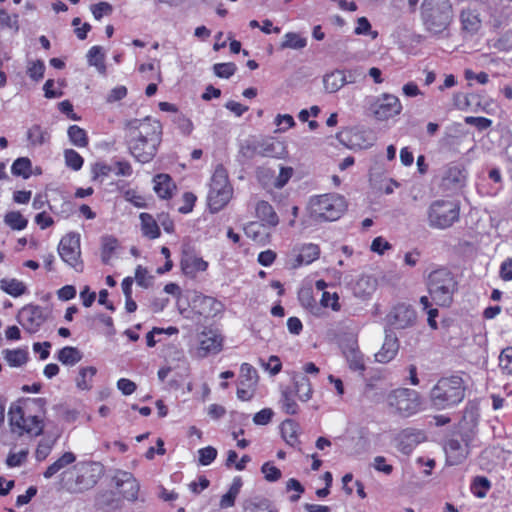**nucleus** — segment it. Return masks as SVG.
I'll list each match as a JSON object with an SVG mask.
<instances>
[{
    "label": "nucleus",
    "mask_w": 512,
    "mask_h": 512,
    "mask_svg": "<svg viewBox=\"0 0 512 512\" xmlns=\"http://www.w3.org/2000/svg\"><path fill=\"white\" fill-rule=\"evenodd\" d=\"M289 389L294 391L298 399L302 402H307L312 397V386L308 377L304 375H295L293 377V386H288Z\"/></svg>",
    "instance_id": "26"
},
{
    "label": "nucleus",
    "mask_w": 512,
    "mask_h": 512,
    "mask_svg": "<svg viewBox=\"0 0 512 512\" xmlns=\"http://www.w3.org/2000/svg\"><path fill=\"white\" fill-rule=\"evenodd\" d=\"M46 404L47 401L44 398L27 399L23 405L11 404L8 411L11 431L19 436L23 434L31 437L40 436L44 431V421L38 415H31L29 412L32 411V406H35L40 412L45 413Z\"/></svg>",
    "instance_id": "2"
},
{
    "label": "nucleus",
    "mask_w": 512,
    "mask_h": 512,
    "mask_svg": "<svg viewBox=\"0 0 512 512\" xmlns=\"http://www.w3.org/2000/svg\"><path fill=\"white\" fill-rule=\"evenodd\" d=\"M175 189V184L168 174H158L154 177V190L163 199L170 198Z\"/></svg>",
    "instance_id": "30"
},
{
    "label": "nucleus",
    "mask_w": 512,
    "mask_h": 512,
    "mask_svg": "<svg viewBox=\"0 0 512 512\" xmlns=\"http://www.w3.org/2000/svg\"><path fill=\"white\" fill-rule=\"evenodd\" d=\"M117 247V240L113 237L107 236L102 240V253L101 258L102 261L107 264Z\"/></svg>",
    "instance_id": "54"
},
{
    "label": "nucleus",
    "mask_w": 512,
    "mask_h": 512,
    "mask_svg": "<svg viewBox=\"0 0 512 512\" xmlns=\"http://www.w3.org/2000/svg\"><path fill=\"white\" fill-rule=\"evenodd\" d=\"M193 309L205 318L214 317L223 309L221 302L213 297L198 295L193 299Z\"/></svg>",
    "instance_id": "19"
},
{
    "label": "nucleus",
    "mask_w": 512,
    "mask_h": 512,
    "mask_svg": "<svg viewBox=\"0 0 512 512\" xmlns=\"http://www.w3.org/2000/svg\"><path fill=\"white\" fill-rule=\"evenodd\" d=\"M140 220L141 230L144 236L150 239H156L160 236L159 226L152 215L148 213H141Z\"/></svg>",
    "instance_id": "36"
},
{
    "label": "nucleus",
    "mask_w": 512,
    "mask_h": 512,
    "mask_svg": "<svg viewBox=\"0 0 512 512\" xmlns=\"http://www.w3.org/2000/svg\"><path fill=\"white\" fill-rule=\"evenodd\" d=\"M299 300L301 305L309 310L315 316H321L324 313V310L314 299L310 290H304L299 294Z\"/></svg>",
    "instance_id": "41"
},
{
    "label": "nucleus",
    "mask_w": 512,
    "mask_h": 512,
    "mask_svg": "<svg viewBox=\"0 0 512 512\" xmlns=\"http://www.w3.org/2000/svg\"><path fill=\"white\" fill-rule=\"evenodd\" d=\"M255 212L256 216L265 224L269 226H276L278 224V216L267 201H259L256 204Z\"/></svg>",
    "instance_id": "31"
},
{
    "label": "nucleus",
    "mask_w": 512,
    "mask_h": 512,
    "mask_svg": "<svg viewBox=\"0 0 512 512\" xmlns=\"http://www.w3.org/2000/svg\"><path fill=\"white\" fill-rule=\"evenodd\" d=\"M426 214L429 227L445 230L459 221L460 206L452 200L438 199L431 202Z\"/></svg>",
    "instance_id": "7"
},
{
    "label": "nucleus",
    "mask_w": 512,
    "mask_h": 512,
    "mask_svg": "<svg viewBox=\"0 0 512 512\" xmlns=\"http://www.w3.org/2000/svg\"><path fill=\"white\" fill-rule=\"evenodd\" d=\"M57 359L64 365L73 366L81 361L82 353L76 347L66 346L58 352Z\"/></svg>",
    "instance_id": "38"
},
{
    "label": "nucleus",
    "mask_w": 512,
    "mask_h": 512,
    "mask_svg": "<svg viewBox=\"0 0 512 512\" xmlns=\"http://www.w3.org/2000/svg\"><path fill=\"white\" fill-rule=\"evenodd\" d=\"M311 215L323 221L338 220L347 209L345 198L337 193L318 195L310 199Z\"/></svg>",
    "instance_id": "6"
},
{
    "label": "nucleus",
    "mask_w": 512,
    "mask_h": 512,
    "mask_svg": "<svg viewBox=\"0 0 512 512\" xmlns=\"http://www.w3.org/2000/svg\"><path fill=\"white\" fill-rule=\"evenodd\" d=\"M76 461V456L72 452H65L61 457H59L56 461H54L51 465L47 467L43 476L46 479L52 478L56 473L60 470L64 469L68 465L74 463Z\"/></svg>",
    "instance_id": "33"
},
{
    "label": "nucleus",
    "mask_w": 512,
    "mask_h": 512,
    "mask_svg": "<svg viewBox=\"0 0 512 512\" xmlns=\"http://www.w3.org/2000/svg\"><path fill=\"white\" fill-rule=\"evenodd\" d=\"M490 487V481L486 477L478 476L471 484V491L476 497L484 498Z\"/></svg>",
    "instance_id": "50"
},
{
    "label": "nucleus",
    "mask_w": 512,
    "mask_h": 512,
    "mask_svg": "<svg viewBox=\"0 0 512 512\" xmlns=\"http://www.w3.org/2000/svg\"><path fill=\"white\" fill-rule=\"evenodd\" d=\"M222 349V338L212 330L203 331L199 336L198 354L206 357L208 354H217Z\"/></svg>",
    "instance_id": "18"
},
{
    "label": "nucleus",
    "mask_w": 512,
    "mask_h": 512,
    "mask_svg": "<svg viewBox=\"0 0 512 512\" xmlns=\"http://www.w3.org/2000/svg\"><path fill=\"white\" fill-rule=\"evenodd\" d=\"M233 188L229 183L226 170L218 166L211 178L210 190L208 193V205L212 212L223 209L231 200Z\"/></svg>",
    "instance_id": "9"
},
{
    "label": "nucleus",
    "mask_w": 512,
    "mask_h": 512,
    "mask_svg": "<svg viewBox=\"0 0 512 512\" xmlns=\"http://www.w3.org/2000/svg\"><path fill=\"white\" fill-rule=\"evenodd\" d=\"M28 140L33 146H40L46 143L50 136L46 130H43L39 125H33L27 133Z\"/></svg>",
    "instance_id": "45"
},
{
    "label": "nucleus",
    "mask_w": 512,
    "mask_h": 512,
    "mask_svg": "<svg viewBox=\"0 0 512 512\" xmlns=\"http://www.w3.org/2000/svg\"><path fill=\"white\" fill-rule=\"evenodd\" d=\"M385 320L392 329H408L416 324L417 313L411 305L399 303L391 308Z\"/></svg>",
    "instance_id": "12"
},
{
    "label": "nucleus",
    "mask_w": 512,
    "mask_h": 512,
    "mask_svg": "<svg viewBox=\"0 0 512 512\" xmlns=\"http://www.w3.org/2000/svg\"><path fill=\"white\" fill-rule=\"evenodd\" d=\"M294 260L292 262L293 268H298L301 265H308L319 258L320 248L313 243L303 244L299 248H295Z\"/></svg>",
    "instance_id": "20"
},
{
    "label": "nucleus",
    "mask_w": 512,
    "mask_h": 512,
    "mask_svg": "<svg viewBox=\"0 0 512 512\" xmlns=\"http://www.w3.org/2000/svg\"><path fill=\"white\" fill-rule=\"evenodd\" d=\"M371 110L376 119L385 121L399 115L402 111V105L397 96L384 93L375 99L371 105Z\"/></svg>",
    "instance_id": "13"
},
{
    "label": "nucleus",
    "mask_w": 512,
    "mask_h": 512,
    "mask_svg": "<svg viewBox=\"0 0 512 512\" xmlns=\"http://www.w3.org/2000/svg\"><path fill=\"white\" fill-rule=\"evenodd\" d=\"M421 18L430 34H443L453 19L452 5L449 0H424L421 4Z\"/></svg>",
    "instance_id": "3"
},
{
    "label": "nucleus",
    "mask_w": 512,
    "mask_h": 512,
    "mask_svg": "<svg viewBox=\"0 0 512 512\" xmlns=\"http://www.w3.org/2000/svg\"><path fill=\"white\" fill-rule=\"evenodd\" d=\"M454 105L456 108L464 110L468 107H472L476 105V107L480 106L479 98L476 95H466L463 93H456L453 97Z\"/></svg>",
    "instance_id": "46"
},
{
    "label": "nucleus",
    "mask_w": 512,
    "mask_h": 512,
    "mask_svg": "<svg viewBox=\"0 0 512 512\" xmlns=\"http://www.w3.org/2000/svg\"><path fill=\"white\" fill-rule=\"evenodd\" d=\"M28 449H23L18 453H9L6 464L9 467H17L20 466L22 463L26 461V458L28 456Z\"/></svg>",
    "instance_id": "62"
},
{
    "label": "nucleus",
    "mask_w": 512,
    "mask_h": 512,
    "mask_svg": "<svg viewBox=\"0 0 512 512\" xmlns=\"http://www.w3.org/2000/svg\"><path fill=\"white\" fill-rule=\"evenodd\" d=\"M95 374H96L95 367L90 366V367L81 368L79 371V376L76 380L78 388L83 389V390L89 389L90 382Z\"/></svg>",
    "instance_id": "52"
},
{
    "label": "nucleus",
    "mask_w": 512,
    "mask_h": 512,
    "mask_svg": "<svg viewBox=\"0 0 512 512\" xmlns=\"http://www.w3.org/2000/svg\"><path fill=\"white\" fill-rule=\"evenodd\" d=\"M421 439H423V435L420 432L410 429L404 430L400 434L398 449L404 454H409Z\"/></svg>",
    "instance_id": "29"
},
{
    "label": "nucleus",
    "mask_w": 512,
    "mask_h": 512,
    "mask_svg": "<svg viewBox=\"0 0 512 512\" xmlns=\"http://www.w3.org/2000/svg\"><path fill=\"white\" fill-rule=\"evenodd\" d=\"M445 452L448 461L452 465H457L467 458L470 449L467 448V446H465L460 440L450 439L445 445Z\"/></svg>",
    "instance_id": "23"
},
{
    "label": "nucleus",
    "mask_w": 512,
    "mask_h": 512,
    "mask_svg": "<svg viewBox=\"0 0 512 512\" xmlns=\"http://www.w3.org/2000/svg\"><path fill=\"white\" fill-rule=\"evenodd\" d=\"M386 403L392 413L399 417H410L421 410V398L416 390L397 388L388 393Z\"/></svg>",
    "instance_id": "8"
},
{
    "label": "nucleus",
    "mask_w": 512,
    "mask_h": 512,
    "mask_svg": "<svg viewBox=\"0 0 512 512\" xmlns=\"http://www.w3.org/2000/svg\"><path fill=\"white\" fill-rule=\"evenodd\" d=\"M341 350L351 370L360 373L365 370L364 355L359 349L355 336L351 335L343 339L341 341Z\"/></svg>",
    "instance_id": "14"
},
{
    "label": "nucleus",
    "mask_w": 512,
    "mask_h": 512,
    "mask_svg": "<svg viewBox=\"0 0 512 512\" xmlns=\"http://www.w3.org/2000/svg\"><path fill=\"white\" fill-rule=\"evenodd\" d=\"M236 65L232 62L217 63L213 66V71L217 77L228 79L236 72Z\"/></svg>",
    "instance_id": "55"
},
{
    "label": "nucleus",
    "mask_w": 512,
    "mask_h": 512,
    "mask_svg": "<svg viewBox=\"0 0 512 512\" xmlns=\"http://www.w3.org/2000/svg\"><path fill=\"white\" fill-rule=\"evenodd\" d=\"M128 131V148L131 155L141 163L150 162L156 155L162 141V125L151 117L130 120Z\"/></svg>",
    "instance_id": "1"
},
{
    "label": "nucleus",
    "mask_w": 512,
    "mask_h": 512,
    "mask_svg": "<svg viewBox=\"0 0 512 512\" xmlns=\"http://www.w3.org/2000/svg\"><path fill=\"white\" fill-rule=\"evenodd\" d=\"M94 178L107 177L111 174L115 176H130L132 167L127 161H115L112 164L96 163L93 168Z\"/></svg>",
    "instance_id": "16"
},
{
    "label": "nucleus",
    "mask_w": 512,
    "mask_h": 512,
    "mask_svg": "<svg viewBox=\"0 0 512 512\" xmlns=\"http://www.w3.org/2000/svg\"><path fill=\"white\" fill-rule=\"evenodd\" d=\"M464 121L468 125L475 126L479 131L486 130L492 125V121L485 117L467 116Z\"/></svg>",
    "instance_id": "61"
},
{
    "label": "nucleus",
    "mask_w": 512,
    "mask_h": 512,
    "mask_svg": "<svg viewBox=\"0 0 512 512\" xmlns=\"http://www.w3.org/2000/svg\"><path fill=\"white\" fill-rule=\"evenodd\" d=\"M4 222L13 230H23L28 221L19 211L8 212L4 217Z\"/></svg>",
    "instance_id": "47"
},
{
    "label": "nucleus",
    "mask_w": 512,
    "mask_h": 512,
    "mask_svg": "<svg viewBox=\"0 0 512 512\" xmlns=\"http://www.w3.org/2000/svg\"><path fill=\"white\" fill-rule=\"evenodd\" d=\"M348 82L345 72L341 70H335L323 78L324 88L328 93L337 92Z\"/></svg>",
    "instance_id": "27"
},
{
    "label": "nucleus",
    "mask_w": 512,
    "mask_h": 512,
    "mask_svg": "<svg viewBox=\"0 0 512 512\" xmlns=\"http://www.w3.org/2000/svg\"><path fill=\"white\" fill-rule=\"evenodd\" d=\"M32 163L27 157H20L16 159L11 167V171L16 176H22L24 179L30 177L32 171Z\"/></svg>",
    "instance_id": "42"
},
{
    "label": "nucleus",
    "mask_w": 512,
    "mask_h": 512,
    "mask_svg": "<svg viewBox=\"0 0 512 512\" xmlns=\"http://www.w3.org/2000/svg\"><path fill=\"white\" fill-rule=\"evenodd\" d=\"M103 474V466L98 462H88L81 466V474L77 476L76 483L88 489L96 485Z\"/></svg>",
    "instance_id": "17"
},
{
    "label": "nucleus",
    "mask_w": 512,
    "mask_h": 512,
    "mask_svg": "<svg viewBox=\"0 0 512 512\" xmlns=\"http://www.w3.org/2000/svg\"><path fill=\"white\" fill-rule=\"evenodd\" d=\"M217 456V450L208 446L199 450V462L201 465L207 466L211 464Z\"/></svg>",
    "instance_id": "60"
},
{
    "label": "nucleus",
    "mask_w": 512,
    "mask_h": 512,
    "mask_svg": "<svg viewBox=\"0 0 512 512\" xmlns=\"http://www.w3.org/2000/svg\"><path fill=\"white\" fill-rule=\"evenodd\" d=\"M87 60L89 65L95 66L100 73H105L106 66L104 64V54L101 51V47L93 46L88 51Z\"/></svg>",
    "instance_id": "44"
},
{
    "label": "nucleus",
    "mask_w": 512,
    "mask_h": 512,
    "mask_svg": "<svg viewBox=\"0 0 512 512\" xmlns=\"http://www.w3.org/2000/svg\"><path fill=\"white\" fill-rule=\"evenodd\" d=\"M241 508L242 512H278L273 503L261 495L245 498L241 503Z\"/></svg>",
    "instance_id": "22"
},
{
    "label": "nucleus",
    "mask_w": 512,
    "mask_h": 512,
    "mask_svg": "<svg viewBox=\"0 0 512 512\" xmlns=\"http://www.w3.org/2000/svg\"><path fill=\"white\" fill-rule=\"evenodd\" d=\"M90 9L96 20H100L103 16L110 15L113 11L112 5L108 2L93 4Z\"/></svg>",
    "instance_id": "59"
},
{
    "label": "nucleus",
    "mask_w": 512,
    "mask_h": 512,
    "mask_svg": "<svg viewBox=\"0 0 512 512\" xmlns=\"http://www.w3.org/2000/svg\"><path fill=\"white\" fill-rule=\"evenodd\" d=\"M399 350V341L395 334L386 330L384 343L375 354V359L380 363H388L395 358Z\"/></svg>",
    "instance_id": "21"
},
{
    "label": "nucleus",
    "mask_w": 512,
    "mask_h": 512,
    "mask_svg": "<svg viewBox=\"0 0 512 512\" xmlns=\"http://www.w3.org/2000/svg\"><path fill=\"white\" fill-rule=\"evenodd\" d=\"M466 386L462 377L452 375L441 378L430 392L432 404L438 409L458 405L465 397Z\"/></svg>",
    "instance_id": "4"
},
{
    "label": "nucleus",
    "mask_w": 512,
    "mask_h": 512,
    "mask_svg": "<svg viewBox=\"0 0 512 512\" xmlns=\"http://www.w3.org/2000/svg\"><path fill=\"white\" fill-rule=\"evenodd\" d=\"M427 288L432 300L439 306H449L457 291V281L447 268H438L429 273Z\"/></svg>",
    "instance_id": "5"
},
{
    "label": "nucleus",
    "mask_w": 512,
    "mask_h": 512,
    "mask_svg": "<svg viewBox=\"0 0 512 512\" xmlns=\"http://www.w3.org/2000/svg\"><path fill=\"white\" fill-rule=\"evenodd\" d=\"M5 359L10 366H22L28 360V353L23 349L7 350L5 352Z\"/></svg>",
    "instance_id": "49"
},
{
    "label": "nucleus",
    "mask_w": 512,
    "mask_h": 512,
    "mask_svg": "<svg viewBox=\"0 0 512 512\" xmlns=\"http://www.w3.org/2000/svg\"><path fill=\"white\" fill-rule=\"evenodd\" d=\"M499 368L503 374L512 376V347H506L499 355Z\"/></svg>",
    "instance_id": "51"
},
{
    "label": "nucleus",
    "mask_w": 512,
    "mask_h": 512,
    "mask_svg": "<svg viewBox=\"0 0 512 512\" xmlns=\"http://www.w3.org/2000/svg\"><path fill=\"white\" fill-rule=\"evenodd\" d=\"M68 137L75 146L85 147L88 144L85 130L77 125H72L68 128Z\"/></svg>",
    "instance_id": "48"
},
{
    "label": "nucleus",
    "mask_w": 512,
    "mask_h": 512,
    "mask_svg": "<svg viewBox=\"0 0 512 512\" xmlns=\"http://www.w3.org/2000/svg\"><path fill=\"white\" fill-rule=\"evenodd\" d=\"M376 289V280L367 275L361 276L355 286H354V293L357 296L365 297L373 293V291Z\"/></svg>",
    "instance_id": "39"
},
{
    "label": "nucleus",
    "mask_w": 512,
    "mask_h": 512,
    "mask_svg": "<svg viewBox=\"0 0 512 512\" xmlns=\"http://www.w3.org/2000/svg\"><path fill=\"white\" fill-rule=\"evenodd\" d=\"M135 280L139 286L147 288L151 283L152 276L148 275L146 268L139 265L135 270Z\"/></svg>",
    "instance_id": "63"
},
{
    "label": "nucleus",
    "mask_w": 512,
    "mask_h": 512,
    "mask_svg": "<svg viewBox=\"0 0 512 512\" xmlns=\"http://www.w3.org/2000/svg\"><path fill=\"white\" fill-rule=\"evenodd\" d=\"M50 311L39 305L28 304L22 307L17 314L18 323L30 334L39 331L41 326L50 317Z\"/></svg>",
    "instance_id": "11"
},
{
    "label": "nucleus",
    "mask_w": 512,
    "mask_h": 512,
    "mask_svg": "<svg viewBox=\"0 0 512 512\" xmlns=\"http://www.w3.org/2000/svg\"><path fill=\"white\" fill-rule=\"evenodd\" d=\"M113 479L124 498L132 501L137 499L140 486L130 472L118 470Z\"/></svg>",
    "instance_id": "15"
},
{
    "label": "nucleus",
    "mask_w": 512,
    "mask_h": 512,
    "mask_svg": "<svg viewBox=\"0 0 512 512\" xmlns=\"http://www.w3.org/2000/svg\"><path fill=\"white\" fill-rule=\"evenodd\" d=\"M281 434L288 445L296 447L299 444V425L294 420L286 419L282 422Z\"/></svg>",
    "instance_id": "32"
},
{
    "label": "nucleus",
    "mask_w": 512,
    "mask_h": 512,
    "mask_svg": "<svg viewBox=\"0 0 512 512\" xmlns=\"http://www.w3.org/2000/svg\"><path fill=\"white\" fill-rule=\"evenodd\" d=\"M261 472L264 474V478L268 482H276L282 476L280 469L272 465L270 462H266L262 465Z\"/></svg>",
    "instance_id": "57"
},
{
    "label": "nucleus",
    "mask_w": 512,
    "mask_h": 512,
    "mask_svg": "<svg viewBox=\"0 0 512 512\" xmlns=\"http://www.w3.org/2000/svg\"><path fill=\"white\" fill-rule=\"evenodd\" d=\"M466 178L465 169L459 164H449L444 171L442 180L448 188L463 184Z\"/></svg>",
    "instance_id": "24"
},
{
    "label": "nucleus",
    "mask_w": 512,
    "mask_h": 512,
    "mask_svg": "<svg viewBox=\"0 0 512 512\" xmlns=\"http://www.w3.org/2000/svg\"><path fill=\"white\" fill-rule=\"evenodd\" d=\"M295 397H297V395L294 391L289 389V387H285L281 390L279 404L281 409L288 415H295L299 411V406L295 401Z\"/></svg>",
    "instance_id": "34"
},
{
    "label": "nucleus",
    "mask_w": 512,
    "mask_h": 512,
    "mask_svg": "<svg viewBox=\"0 0 512 512\" xmlns=\"http://www.w3.org/2000/svg\"><path fill=\"white\" fill-rule=\"evenodd\" d=\"M0 289L12 297H19L26 293V285L15 278H4L0 280Z\"/></svg>",
    "instance_id": "35"
},
{
    "label": "nucleus",
    "mask_w": 512,
    "mask_h": 512,
    "mask_svg": "<svg viewBox=\"0 0 512 512\" xmlns=\"http://www.w3.org/2000/svg\"><path fill=\"white\" fill-rule=\"evenodd\" d=\"M208 263L202 258L185 253L181 259V268L184 274L194 276L197 272L205 271Z\"/></svg>",
    "instance_id": "25"
},
{
    "label": "nucleus",
    "mask_w": 512,
    "mask_h": 512,
    "mask_svg": "<svg viewBox=\"0 0 512 512\" xmlns=\"http://www.w3.org/2000/svg\"><path fill=\"white\" fill-rule=\"evenodd\" d=\"M307 45L306 38L295 32H288L284 35L280 49H303Z\"/></svg>",
    "instance_id": "40"
},
{
    "label": "nucleus",
    "mask_w": 512,
    "mask_h": 512,
    "mask_svg": "<svg viewBox=\"0 0 512 512\" xmlns=\"http://www.w3.org/2000/svg\"><path fill=\"white\" fill-rule=\"evenodd\" d=\"M65 162L73 170H79L83 165V158L73 149H67L64 152Z\"/></svg>",
    "instance_id": "56"
},
{
    "label": "nucleus",
    "mask_w": 512,
    "mask_h": 512,
    "mask_svg": "<svg viewBox=\"0 0 512 512\" xmlns=\"http://www.w3.org/2000/svg\"><path fill=\"white\" fill-rule=\"evenodd\" d=\"M45 71L44 63L40 60L32 62L28 67V75L34 80H39L43 77Z\"/></svg>",
    "instance_id": "64"
},
{
    "label": "nucleus",
    "mask_w": 512,
    "mask_h": 512,
    "mask_svg": "<svg viewBox=\"0 0 512 512\" xmlns=\"http://www.w3.org/2000/svg\"><path fill=\"white\" fill-rule=\"evenodd\" d=\"M56 443V439H43L38 443V446L35 451V458L37 461H44L48 455L51 453L54 445Z\"/></svg>",
    "instance_id": "53"
},
{
    "label": "nucleus",
    "mask_w": 512,
    "mask_h": 512,
    "mask_svg": "<svg viewBox=\"0 0 512 512\" xmlns=\"http://www.w3.org/2000/svg\"><path fill=\"white\" fill-rule=\"evenodd\" d=\"M339 297L336 293L323 292L319 305L321 308L331 307L333 311L340 310Z\"/></svg>",
    "instance_id": "58"
},
{
    "label": "nucleus",
    "mask_w": 512,
    "mask_h": 512,
    "mask_svg": "<svg viewBox=\"0 0 512 512\" xmlns=\"http://www.w3.org/2000/svg\"><path fill=\"white\" fill-rule=\"evenodd\" d=\"M462 28L464 31L475 34L481 28V19L479 14L472 9H465L461 12L460 15Z\"/></svg>",
    "instance_id": "28"
},
{
    "label": "nucleus",
    "mask_w": 512,
    "mask_h": 512,
    "mask_svg": "<svg viewBox=\"0 0 512 512\" xmlns=\"http://www.w3.org/2000/svg\"><path fill=\"white\" fill-rule=\"evenodd\" d=\"M278 142H274L271 140H266L262 142H257L253 146L254 155L262 156V157H273L277 153L276 146H279Z\"/></svg>",
    "instance_id": "43"
},
{
    "label": "nucleus",
    "mask_w": 512,
    "mask_h": 512,
    "mask_svg": "<svg viewBox=\"0 0 512 512\" xmlns=\"http://www.w3.org/2000/svg\"><path fill=\"white\" fill-rule=\"evenodd\" d=\"M259 376L257 370L248 363H243L240 367L239 382L243 386L257 387Z\"/></svg>",
    "instance_id": "37"
},
{
    "label": "nucleus",
    "mask_w": 512,
    "mask_h": 512,
    "mask_svg": "<svg viewBox=\"0 0 512 512\" xmlns=\"http://www.w3.org/2000/svg\"><path fill=\"white\" fill-rule=\"evenodd\" d=\"M58 253L61 259L77 272L83 271V261L81 259L80 235L77 233L66 234L60 240Z\"/></svg>",
    "instance_id": "10"
}]
</instances>
